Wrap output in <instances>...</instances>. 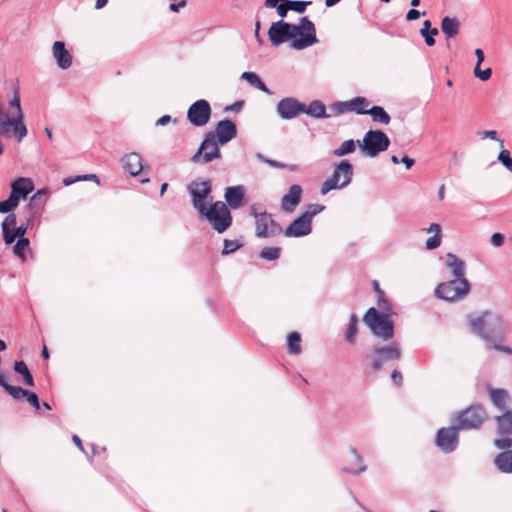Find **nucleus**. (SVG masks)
<instances>
[{"instance_id": "f257e3e1", "label": "nucleus", "mask_w": 512, "mask_h": 512, "mask_svg": "<svg viewBox=\"0 0 512 512\" xmlns=\"http://www.w3.org/2000/svg\"><path fill=\"white\" fill-rule=\"evenodd\" d=\"M268 37L274 46L292 40L291 47L296 50H303L318 42L315 25L306 16L301 17L298 24L283 20L273 22L268 30Z\"/></svg>"}, {"instance_id": "f03ea898", "label": "nucleus", "mask_w": 512, "mask_h": 512, "mask_svg": "<svg viewBox=\"0 0 512 512\" xmlns=\"http://www.w3.org/2000/svg\"><path fill=\"white\" fill-rule=\"evenodd\" d=\"M446 266L451 269L456 277L454 280L439 284L435 289V295L445 301H456L467 295L469 284L464 279L465 263L461 258H449Z\"/></svg>"}, {"instance_id": "7ed1b4c3", "label": "nucleus", "mask_w": 512, "mask_h": 512, "mask_svg": "<svg viewBox=\"0 0 512 512\" xmlns=\"http://www.w3.org/2000/svg\"><path fill=\"white\" fill-rule=\"evenodd\" d=\"M353 178V166L344 159L335 165L331 176H329L321 185V195H326L331 190L343 189L347 187Z\"/></svg>"}, {"instance_id": "20e7f679", "label": "nucleus", "mask_w": 512, "mask_h": 512, "mask_svg": "<svg viewBox=\"0 0 512 512\" xmlns=\"http://www.w3.org/2000/svg\"><path fill=\"white\" fill-rule=\"evenodd\" d=\"M472 328L485 339L501 337L504 333V322L497 314L484 312L470 322Z\"/></svg>"}, {"instance_id": "39448f33", "label": "nucleus", "mask_w": 512, "mask_h": 512, "mask_svg": "<svg viewBox=\"0 0 512 512\" xmlns=\"http://www.w3.org/2000/svg\"><path fill=\"white\" fill-rule=\"evenodd\" d=\"M387 313H380L376 308L371 307L364 315V323L370 328L375 336L384 340L393 336V322Z\"/></svg>"}, {"instance_id": "423d86ee", "label": "nucleus", "mask_w": 512, "mask_h": 512, "mask_svg": "<svg viewBox=\"0 0 512 512\" xmlns=\"http://www.w3.org/2000/svg\"><path fill=\"white\" fill-rule=\"evenodd\" d=\"M200 215L205 217L218 233L225 232L232 224L230 210L222 201H216Z\"/></svg>"}, {"instance_id": "0eeeda50", "label": "nucleus", "mask_w": 512, "mask_h": 512, "mask_svg": "<svg viewBox=\"0 0 512 512\" xmlns=\"http://www.w3.org/2000/svg\"><path fill=\"white\" fill-rule=\"evenodd\" d=\"M390 140L381 130H369L365 133L360 149L362 153L370 158H374L381 152L388 149Z\"/></svg>"}, {"instance_id": "6e6552de", "label": "nucleus", "mask_w": 512, "mask_h": 512, "mask_svg": "<svg viewBox=\"0 0 512 512\" xmlns=\"http://www.w3.org/2000/svg\"><path fill=\"white\" fill-rule=\"evenodd\" d=\"M250 215L255 218V234L257 237H274L283 232L282 227L273 219L271 214L265 211L258 212L255 205L251 207Z\"/></svg>"}, {"instance_id": "1a4fd4ad", "label": "nucleus", "mask_w": 512, "mask_h": 512, "mask_svg": "<svg viewBox=\"0 0 512 512\" xmlns=\"http://www.w3.org/2000/svg\"><path fill=\"white\" fill-rule=\"evenodd\" d=\"M212 134L206 133L197 152L192 156L194 163L207 164L215 159L221 158L220 146Z\"/></svg>"}, {"instance_id": "9d476101", "label": "nucleus", "mask_w": 512, "mask_h": 512, "mask_svg": "<svg viewBox=\"0 0 512 512\" xmlns=\"http://www.w3.org/2000/svg\"><path fill=\"white\" fill-rule=\"evenodd\" d=\"M211 189V183L209 180L192 181L188 185V192L191 196L192 205L199 214L203 213L208 208L205 200L209 198Z\"/></svg>"}, {"instance_id": "9b49d317", "label": "nucleus", "mask_w": 512, "mask_h": 512, "mask_svg": "<svg viewBox=\"0 0 512 512\" xmlns=\"http://www.w3.org/2000/svg\"><path fill=\"white\" fill-rule=\"evenodd\" d=\"M497 433L501 436L494 440L498 449H506L512 446V411L506 410L502 415L495 418Z\"/></svg>"}, {"instance_id": "f8f14e48", "label": "nucleus", "mask_w": 512, "mask_h": 512, "mask_svg": "<svg viewBox=\"0 0 512 512\" xmlns=\"http://www.w3.org/2000/svg\"><path fill=\"white\" fill-rule=\"evenodd\" d=\"M211 107L208 101L200 99L195 101L187 111L188 121L195 127L206 125L211 118Z\"/></svg>"}, {"instance_id": "ddd939ff", "label": "nucleus", "mask_w": 512, "mask_h": 512, "mask_svg": "<svg viewBox=\"0 0 512 512\" xmlns=\"http://www.w3.org/2000/svg\"><path fill=\"white\" fill-rule=\"evenodd\" d=\"M486 417L485 411L479 406H472L458 415L457 429L478 428Z\"/></svg>"}, {"instance_id": "4468645a", "label": "nucleus", "mask_w": 512, "mask_h": 512, "mask_svg": "<svg viewBox=\"0 0 512 512\" xmlns=\"http://www.w3.org/2000/svg\"><path fill=\"white\" fill-rule=\"evenodd\" d=\"M44 190L37 191L29 200L26 208H25V223L23 222L20 226L15 228V233H17V238H24V234L27 230V227L32 222V220L38 214L41 203L39 202L40 197L44 195Z\"/></svg>"}, {"instance_id": "2eb2a0df", "label": "nucleus", "mask_w": 512, "mask_h": 512, "mask_svg": "<svg viewBox=\"0 0 512 512\" xmlns=\"http://www.w3.org/2000/svg\"><path fill=\"white\" fill-rule=\"evenodd\" d=\"M276 111L282 119H293L302 113L303 104L295 98L286 97L277 103Z\"/></svg>"}, {"instance_id": "dca6fc26", "label": "nucleus", "mask_w": 512, "mask_h": 512, "mask_svg": "<svg viewBox=\"0 0 512 512\" xmlns=\"http://www.w3.org/2000/svg\"><path fill=\"white\" fill-rule=\"evenodd\" d=\"M208 134H212L218 143L224 145L236 137L237 129L231 120L225 119L219 121L215 130L208 132Z\"/></svg>"}, {"instance_id": "f3484780", "label": "nucleus", "mask_w": 512, "mask_h": 512, "mask_svg": "<svg viewBox=\"0 0 512 512\" xmlns=\"http://www.w3.org/2000/svg\"><path fill=\"white\" fill-rule=\"evenodd\" d=\"M457 427L441 428L437 432L436 444L446 452L453 451L458 443Z\"/></svg>"}, {"instance_id": "a211bd4d", "label": "nucleus", "mask_w": 512, "mask_h": 512, "mask_svg": "<svg viewBox=\"0 0 512 512\" xmlns=\"http://www.w3.org/2000/svg\"><path fill=\"white\" fill-rule=\"evenodd\" d=\"M312 231V222L302 214L296 218L284 231L286 237H303Z\"/></svg>"}, {"instance_id": "6ab92c4d", "label": "nucleus", "mask_w": 512, "mask_h": 512, "mask_svg": "<svg viewBox=\"0 0 512 512\" xmlns=\"http://www.w3.org/2000/svg\"><path fill=\"white\" fill-rule=\"evenodd\" d=\"M399 357L400 350L395 344L383 348H377L374 350L372 366L374 370H379L385 362L398 359Z\"/></svg>"}, {"instance_id": "aec40b11", "label": "nucleus", "mask_w": 512, "mask_h": 512, "mask_svg": "<svg viewBox=\"0 0 512 512\" xmlns=\"http://www.w3.org/2000/svg\"><path fill=\"white\" fill-rule=\"evenodd\" d=\"M302 188L294 184L290 186L288 192L281 199V209L284 212L292 213L301 201Z\"/></svg>"}, {"instance_id": "412c9836", "label": "nucleus", "mask_w": 512, "mask_h": 512, "mask_svg": "<svg viewBox=\"0 0 512 512\" xmlns=\"http://www.w3.org/2000/svg\"><path fill=\"white\" fill-rule=\"evenodd\" d=\"M52 54L59 68L66 70L72 65V56L62 41H56L52 47Z\"/></svg>"}, {"instance_id": "4be33fe9", "label": "nucleus", "mask_w": 512, "mask_h": 512, "mask_svg": "<svg viewBox=\"0 0 512 512\" xmlns=\"http://www.w3.org/2000/svg\"><path fill=\"white\" fill-rule=\"evenodd\" d=\"M34 189L33 181L30 178H18L11 184L10 195L17 198L19 202L21 199H25Z\"/></svg>"}, {"instance_id": "5701e85b", "label": "nucleus", "mask_w": 512, "mask_h": 512, "mask_svg": "<svg viewBox=\"0 0 512 512\" xmlns=\"http://www.w3.org/2000/svg\"><path fill=\"white\" fill-rule=\"evenodd\" d=\"M245 191L243 186H230L225 189L224 198L227 206L238 209L243 205Z\"/></svg>"}, {"instance_id": "b1692460", "label": "nucleus", "mask_w": 512, "mask_h": 512, "mask_svg": "<svg viewBox=\"0 0 512 512\" xmlns=\"http://www.w3.org/2000/svg\"><path fill=\"white\" fill-rule=\"evenodd\" d=\"M124 169L132 176L138 175L142 169V158L137 153H129L122 158Z\"/></svg>"}, {"instance_id": "393cba45", "label": "nucleus", "mask_w": 512, "mask_h": 512, "mask_svg": "<svg viewBox=\"0 0 512 512\" xmlns=\"http://www.w3.org/2000/svg\"><path fill=\"white\" fill-rule=\"evenodd\" d=\"M460 22L456 17L445 16L441 21V30L450 39L459 33Z\"/></svg>"}, {"instance_id": "a878e982", "label": "nucleus", "mask_w": 512, "mask_h": 512, "mask_svg": "<svg viewBox=\"0 0 512 512\" xmlns=\"http://www.w3.org/2000/svg\"><path fill=\"white\" fill-rule=\"evenodd\" d=\"M302 113H305L314 118L329 117V115H327V113H326V107H325L324 103H322L319 100L312 101L308 106L303 104Z\"/></svg>"}, {"instance_id": "bb28decb", "label": "nucleus", "mask_w": 512, "mask_h": 512, "mask_svg": "<svg viewBox=\"0 0 512 512\" xmlns=\"http://www.w3.org/2000/svg\"><path fill=\"white\" fill-rule=\"evenodd\" d=\"M494 463L501 472L512 473V450H507L498 454Z\"/></svg>"}, {"instance_id": "cd10ccee", "label": "nucleus", "mask_w": 512, "mask_h": 512, "mask_svg": "<svg viewBox=\"0 0 512 512\" xmlns=\"http://www.w3.org/2000/svg\"><path fill=\"white\" fill-rule=\"evenodd\" d=\"M490 399L495 407L504 411L507 408L509 394L503 389H492L490 390Z\"/></svg>"}, {"instance_id": "c85d7f7f", "label": "nucleus", "mask_w": 512, "mask_h": 512, "mask_svg": "<svg viewBox=\"0 0 512 512\" xmlns=\"http://www.w3.org/2000/svg\"><path fill=\"white\" fill-rule=\"evenodd\" d=\"M428 233H434V235L426 240L425 247L429 250L435 249L441 244V227L437 223H431L426 229Z\"/></svg>"}, {"instance_id": "c756f323", "label": "nucleus", "mask_w": 512, "mask_h": 512, "mask_svg": "<svg viewBox=\"0 0 512 512\" xmlns=\"http://www.w3.org/2000/svg\"><path fill=\"white\" fill-rule=\"evenodd\" d=\"M241 78L246 80L250 85L255 88L267 93L272 94L270 89L266 86V84L259 78V76L255 72H243Z\"/></svg>"}, {"instance_id": "7c9ffc66", "label": "nucleus", "mask_w": 512, "mask_h": 512, "mask_svg": "<svg viewBox=\"0 0 512 512\" xmlns=\"http://www.w3.org/2000/svg\"><path fill=\"white\" fill-rule=\"evenodd\" d=\"M374 122H378L384 125L390 123L389 114L381 106H373L368 110V113Z\"/></svg>"}, {"instance_id": "2f4dec72", "label": "nucleus", "mask_w": 512, "mask_h": 512, "mask_svg": "<svg viewBox=\"0 0 512 512\" xmlns=\"http://www.w3.org/2000/svg\"><path fill=\"white\" fill-rule=\"evenodd\" d=\"M351 111L356 112L359 115H364L368 113L370 102L365 97H355L350 100Z\"/></svg>"}, {"instance_id": "473e14b6", "label": "nucleus", "mask_w": 512, "mask_h": 512, "mask_svg": "<svg viewBox=\"0 0 512 512\" xmlns=\"http://www.w3.org/2000/svg\"><path fill=\"white\" fill-rule=\"evenodd\" d=\"M356 144L360 145V141H354L353 139L346 140L333 151L335 157H342L351 154L356 149Z\"/></svg>"}, {"instance_id": "72a5a7b5", "label": "nucleus", "mask_w": 512, "mask_h": 512, "mask_svg": "<svg viewBox=\"0 0 512 512\" xmlns=\"http://www.w3.org/2000/svg\"><path fill=\"white\" fill-rule=\"evenodd\" d=\"M301 337L297 332H291L287 336L288 351L290 354L298 355L301 353Z\"/></svg>"}, {"instance_id": "f704fd0d", "label": "nucleus", "mask_w": 512, "mask_h": 512, "mask_svg": "<svg viewBox=\"0 0 512 512\" xmlns=\"http://www.w3.org/2000/svg\"><path fill=\"white\" fill-rule=\"evenodd\" d=\"M14 370H15V372L21 374L24 377V381L27 385H29V386L34 385L33 377L31 375L27 365L25 364V362L16 361L14 364Z\"/></svg>"}, {"instance_id": "c9c22d12", "label": "nucleus", "mask_w": 512, "mask_h": 512, "mask_svg": "<svg viewBox=\"0 0 512 512\" xmlns=\"http://www.w3.org/2000/svg\"><path fill=\"white\" fill-rule=\"evenodd\" d=\"M374 288H375L376 292L378 293V301H377V305H378V309H379L378 311L380 313H387L388 315H391L392 310H391L390 304L384 298L383 292L379 289V285L377 282H374Z\"/></svg>"}, {"instance_id": "e433bc0d", "label": "nucleus", "mask_w": 512, "mask_h": 512, "mask_svg": "<svg viewBox=\"0 0 512 512\" xmlns=\"http://www.w3.org/2000/svg\"><path fill=\"white\" fill-rule=\"evenodd\" d=\"M357 323H358L357 316L355 314H352L350 316V322H349V325H348L347 332L345 334V339L349 343H353L354 342L355 335H356V332H357Z\"/></svg>"}, {"instance_id": "4c0bfd02", "label": "nucleus", "mask_w": 512, "mask_h": 512, "mask_svg": "<svg viewBox=\"0 0 512 512\" xmlns=\"http://www.w3.org/2000/svg\"><path fill=\"white\" fill-rule=\"evenodd\" d=\"M19 202L17 198L9 195V197L0 202V213H9L18 206Z\"/></svg>"}, {"instance_id": "58836bf2", "label": "nucleus", "mask_w": 512, "mask_h": 512, "mask_svg": "<svg viewBox=\"0 0 512 512\" xmlns=\"http://www.w3.org/2000/svg\"><path fill=\"white\" fill-rule=\"evenodd\" d=\"M498 161L503 164V166L512 173V157L510 156V152L506 149H502L498 154Z\"/></svg>"}, {"instance_id": "ea45409f", "label": "nucleus", "mask_w": 512, "mask_h": 512, "mask_svg": "<svg viewBox=\"0 0 512 512\" xmlns=\"http://www.w3.org/2000/svg\"><path fill=\"white\" fill-rule=\"evenodd\" d=\"M330 109L333 110L336 114H343L345 112L351 111L350 100L335 102L330 105Z\"/></svg>"}, {"instance_id": "a19ab883", "label": "nucleus", "mask_w": 512, "mask_h": 512, "mask_svg": "<svg viewBox=\"0 0 512 512\" xmlns=\"http://www.w3.org/2000/svg\"><path fill=\"white\" fill-rule=\"evenodd\" d=\"M29 248V240L27 238H19L13 247L15 256H23L24 251Z\"/></svg>"}, {"instance_id": "79ce46f5", "label": "nucleus", "mask_w": 512, "mask_h": 512, "mask_svg": "<svg viewBox=\"0 0 512 512\" xmlns=\"http://www.w3.org/2000/svg\"><path fill=\"white\" fill-rule=\"evenodd\" d=\"M5 390L14 399H20L22 397H25V395L27 394V390H24L23 388H21L19 386L8 385Z\"/></svg>"}, {"instance_id": "37998d69", "label": "nucleus", "mask_w": 512, "mask_h": 512, "mask_svg": "<svg viewBox=\"0 0 512 512\" xmlns=\"http://www.w3.org/2000/svg\"><path fill=\"white\" fill-rule=\"evenodd\" d=\"M240 246H241V244L236 240H225L222 254L223 255L231 254V253L235 252Z\"/></svg>"}, {"instance_id": "c03bdc74", "label": "nucleus", "mask_w": 512, "mask_h": 512, "mask_svg": "<svg viewBox=\"0 0 512 512\" xmlns=\"http://www.w3.org/2000/svg\"><path fill=\"white\" fill-rule=\"evenodd\" d=\"M17 224V217L13 213H9L2 222V230L15 229Z\"/></svg>"}, {"instance_id": "a18cd8bd", "label": "nucleus", "mask_w": 512, "mask_h": 512, "mask_svg": "<svg viewBox=\"0 0 512 512\" xmlns=\"http://www.w3.org/2000/svg\"><path fill=\"white\" fill-rule=\"evenodd\" d=\"M287 3H289L290 10L298 13H303L306 10L307 5L310 4V2L292 0H288Z\"/></svg>"}, {"instance_id": "49530a36", "label": "nucleus", "mask_w": 512, "mask_h": 512, "mask_svg": "<svg viewBox=\"0 0 512 512\" xmlns=\"http://www.w3.org/2000/svg\"><path fill=\"white\" fill-rule=\"evenodd\" d=\"M324 206L322 205H319V204H313V205H310L308 210L303 213L305 216H307V218L312 222V219L314 216H316L318 213H320L322 210H324Z\"/></svg>"}, {"instance_id": "de8ad7c7", "label": "nucleus", "mask_w": 512, "mask_h": 512, "mask_svg": "<svg viewBox=\"0 0 512 512\" xmlns=\"http://www.w3.org/2000/svg\"><path fill=\"white\" fill-rule=\"evenodd\" d=\"M281 248L277 246L265 247L261 250L259 256H279Z\"/></svg>"}, {"instance_id": "09e8293b", "label": "nucleus", "mask_w": 512, "mask_h": 512, "mask_svg": "<svg viewBox=\"0 0 512 512\" xmlns=\"http://www.w3.org/2000/svg\"><path fill=\"white\" fill-rule=\"evenodd\" d=\"M25 397H27L29 404H31L37 411L40 410L39 398L35 393L27 391Z\"/></svg>"}, {"instance_id": "8fccbe9b", "label": "nucleus", "mask_w": 512, "mask_h": 512, "mask_svg": "<svg viewBox=\"0 0 512 512\" xmlns=\"http://www.w3.org/2000/svg\"><path fill=\"white\" fill-rule=\"evenodd\" d=\"M2 231H3V237H4L6 244H12L16 240L17 233H15V229L2 230Z\"/></svg>"}, {"instance_id": "3c124183", "label": "nucleus", "mask_w": 512, "mask_h": 512, "mask_svg": "<svg viewBox=\"0 0 512 512\" xmlns=\"http://www.w3.org/2000/svg\"><path fill=\"white\" fill-rule=\"evenodd\" d=\"M172 2L169 5V9L172 12H179L181 8H184L187 4L186 0H171Z\"/></svg>"}, {"instance_id": "603ef678", "label": "nucleus", "mask_w": 512, "mask_h": 512, "mask_svg": "<svg viewBox=\"0 0 512 512\" xmlns=\"http://www.w3.org/2000/svg\"><path fill=\"white\" fill-rule=\"evenodd\" d=\"M287 1L288 0H285L275 7L277 9L278 15L281 16L282 18H284L287 15V12L290 10V6L289 3H287Z\"/></svg>"}, {"instance_id": "864d4df0", "label": "nucleus", "mask_w": 512, "mask_h": 512, "mask_svg": "<svg viewBox=\"0 0 512 512\" xmlns=\"http://www.w3.org/2000/svg\"><path fill=\"white\" fill-rule=\"evenodd\" d=\"M504 235L501 234V233H494L492 236H491V239H490V243L494 246V247H500L501 245H503L504 243Z\"/></svg>"}, {"instance_id": "5fc2aeb1", "label": "nucleus", "mask_w": 512, "mask_h": 512, "mask_svg": "<svg viewBox=\"0 0 512 512\" xmlns=\"http://www.w3.org/2000/svg\"><path fill=\"white\" fill-rule=\"evenodd\" d=\"M491 74V68H486L485 70L479 71V73H477V78L481 81H487L491 77Z\"/></svg>"}, {"instance_id": "6e6d98bb", "label": "nucleus", "mask_w": 512, "mask_h": 512, "mask_svg": "<svg viewBox=\"0 0 512 512\" xmlns=\"http://www.w3.org/2000/svg\"><path fill=\"white\" fill-rule=\"evenodd\" d=\"M172 121V118L170 115H163L162 117H160L157 121H156V125L157 126H164L166 124H168L169 122ZM173 122L174 123H177V119H173Z\"/></svg>"}, {"instance_id": "4d7b16f0", "label": "nucleus", "mask_w": 512, "mask_h": 512, "mask_svg": "<svg viewBox=\"0 0 512 512\" xmlns=\"http://www.w3.org/2000/svg\"><path fill=\"white\" fill-rule=\"evenodd\" d=\"M421 16V13L416 9H410L406 14L407 21H413L418 19Z\"/></svg>"}, {"instance_id": "13d9d810", "label": "nucleus", "mask_w": 512, "mask_h": 512, "mask_svg": "<svg viewBox=\"0 0 512 512\" xmlns=\"http://www.w3.org/2000/svg\"><path fill=\"white\" fill-rule=\"evenodd\" d=\"M481 135H482V138H489V139H492V140H498V138H497V131H495V130L483 131V132H481Z\"/></svg>"}, {"instance_id": "bf43d9fd", "label": "nucleus", "mask_w": 512, "mask_h": 512, "mask_svg": "<svg viewBox=\"0 0 512 512\" xmlns=\"http://www.w3.org/2000/svg\"><path fill=\"white\" fill-rule=\"evenodd\" d=\"M401 163L405 165L406 169H410L414 165L415 160L405 155L401 158Z\"/></svg>"}, {"instance_id": "052dcab7", "label": "nucleus", "mask_w": 512, "mask_h": 512, "mask_svg": "<svg viewBox=\"0 0 512 512\" xmlns=\"http://www.w3.org/2000/svg\"><path fill=\"white\" fill-rule=\"evenodd\" d=\"M475 55L477 57L478 65H481V63L484 61V52L482 51V49L477 48L475 50Z\"/></svg>"}, {"instance_id": "680f3d73", "label": "nucleus", "mask_w": 512, "mask_h": 512, "mask_svg": "<svg viewBox=\"0 0 512 512\" xmlns=\"http://www.w3.org/2000/svg\"><path fill=\"white\" fill-rule=\"evenodd\" d=\"M259 30H260V22L257 21L256 24H255V38H256V40H257V42L259 44H262L263 40H262V38L259 35Z\"/></svg>"}, {"instance_id": "e2e57ef3", "label": "nucleus", "mask_w": 512, "mask_h": 512, "mask_svg": "<svg viewBox=\"0 0 512 512\" xmlns=\"http://www.w3.org/2000/svg\"><path fill=\"white\" fill-rule=\"evenodd\" d=\"M391 377L396 384H401L402 375L398 371H393Z\"/></svg>"}, {"instance_id": "0e129e2a", "label": "nucleus", "mask_w": 512, "mask_h": 512, "mask_svg": "<svg viewBox=\"0 0 512 512\" xmlns=\"http://www.w3.org/2000/svg\"><path fill=\"white\" fill-rule=\"evenodd\" d=\"M77 181H78L77 176L76 177H67V178L63 179V184L65 186H69Z\"/></svg>"}, {"instance_id": "69168bd1", "label": "nucleus", "mask_w": 512, "mask_h": 512, "mask_svg": "<svg viewBox=\"0 0 512 512\" xmlns=\"http://www.w3.org/2000/svg\"><path fill=\"white\" fill-rule=\"evenodd\" d=\"M366 467L364 465H360L358 468H347L346 470L350 473H360L365 471Z\"/></svg>"}, {"instance_id": "338daca9", "label": "nucleus", "mask_w": 512, "mask_h": 512, "mask_svg": "<svg viewBox=\"0 0 512 512\" xmlns=\"http://www.w3.org/2000/svg\"><path fill=\"white\" fill-rule=\"evenodd\" d=\"M425 43L427 46H434L435 45V39H434V36L432 35H427L425 37Z\"/></svg>"}, {"instance_id": "774afa93", "label": "nucleus", "mask_w": 512, "mask_h": 512, "mask_svg": "<svg viewBox=\"0 0 512 512\" xmlns=\"http://www.w3.org/2000/svg\"><path fill=\"white\" fill-rule=\"evenodd\" d=\"M108 3V0H96V3H95V8L96 9H102L103 7H105Z\"/></svg>"}]
</instances>
